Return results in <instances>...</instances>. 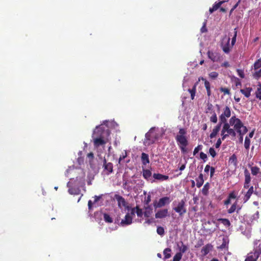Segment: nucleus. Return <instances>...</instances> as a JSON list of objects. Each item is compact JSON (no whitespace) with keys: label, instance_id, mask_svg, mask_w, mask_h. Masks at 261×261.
I'll list each match as a JSON object with an SVG mask.
<instances>
[{"label":"nucleus","instance_id":"obj_54","mask_svg":"<svg viewBox=\"0 0 261 261\" xmlns=\"http://www.w3.org/2000/svg\"><path fill=\"white\" fill-rule=\"evenodd\" d=\"M150 201H151V196L150 195H148V196H147V197L146 198V199L144 201V203L145 205H149L148 204L149 203V202Z\"/></svg>","mask_w":261,"mask_h":261},{"label":"nucleus","instance_id":"obj_61","mask_svg":"<svg viewBox=\"0 0 261 261\" xmlns=\"http://www.w3.org/2000/svg\"><path fill=\"white\" fill-rule=\"evenodd\" d=\"M211 168V167L210 165H206V166L204 168V172L208 173Z\"/></svg>","mask_w":261,"mask_h":261},{"label":"nucleus","instance_id":"obj_24","mask_svg":"<svg viewBox=\"0 0 261 261\" xmlns=\"http://www.w3.org/2000/svg\"><path fill=\"white\" fill-rule=\"evenodd\" d=\"M228 163L230 165H232L235 168L237 166V158L236 154H233L229 159Z\"/></svg>","mask_w":261,"mask_h":261},{"label":"nucleus","instance_id":"obj_50","mask_svg":"<svg viewBox=\"0 0 261 261\" xmlns=\"http://www.w3.org/2000/svg\"><path fill=\"white\" fill-rule=\"evenodd\" d=\"M237 73H238V75L240 77H241V78H244L245 77V74H244L243 70L238 69L237 70Z\"/></svg>","mask_w":261,"mask_h":261},{"label":"nucleus","instance_id":"obj_30","mask_svg":"<svg viewBox=\"0 0 261 261\" xmlns=\"http://www.w3.org/2000/svg\"><path fill=\"white\" fill-rule=\"evenodd\" d=\"M252 88L250 87L246 88L243 89H241L240 92L245 95L246 97H249L250 96V93L252 91Z\"/></svg>","mask_w":261,"mask_h":261},{"label":"nucleus","instance_id":"obj_44","mask_svg":"<svg viewBox=\"0 0 261 261\" xmlns=\"http://www.w3.org/2000/svg\"><path fill=\"white\" fill-rule=\"evenodd\" d=\"M253 76L255 79H258L261 77V68L253 73Z\"/></svg>","mask_w":261,"mask_h":261},{"label":"nucleus","instance_id":"obj_20","mask_svg":"<svg viewBox=\"0 0 261 261\" xmlns=\"http://www.w3.org/2000/svg\"><path fill=\"white\" fill-rule=\"evenodd\" d=\"M241 210V207H237V202L236 201L231 207L227 210V213L228 214H232L234 213L235 211L238 214L240 212Z\"/></svg>","mask_w":261,"mask_h":261},{"label":"nucleus","instance_id":"obj_1","mask_svg":"<svg viewBox=\"0 0 261 261\" xmlns=\"http://www.w3.org/2000/svg\"><path fill=\"white\" fill-rule=\"evenodd\" d=\"M186 135V129L184 128H180L178 133L175 137L177 144L182 153L187 152V146L188 145V140Z\"/></svg>","mask_w":261,"mask_h":261},{"label":"nucleus","instance_id":"obj_43","mask_svg":"<svg viewBox=\"0 0 261 261\" xmlns=\"http://www.w3.org/2000/svg\"><path fill=\"white\" fill-rule=\"evenodd\" d=\"M251 173L253 175H256L258 173L259 169L258 167H257L256 166L252 167L251 168Z\"/></svg>","mask_w":261,"mask_h":261},{"label":"nucleus","instance_id":"obj_21","mask_svg":"<svg viewBox=\"0 0 261 261\" xmlns=\"http://www.w3.org/2000/svg\"><path fill=\"white\" fill-rule=\"evenodd\" d=\"M228 244H229V239L226 236H224L222 239V243L219 247V248L221 249H228Z\"/></svg>","mask_w":261,"mask_h":261},{"label":"nucleus","instance_id":"obj_46","mask_svg":"<svg viewBox=\"0 0 261 261\" xmlns=\"http://www.w3.org/2000/svg\"><path fill=\"white\" fill-rule=\"evenodd\" d=\"M220 91L223 92L224 95H229L230 94V90L227 88L221 87L220 88Z\"/></svg>","mask_w":261,"mask_h":261},{"label":"nucleus","instance_id":"obj_55","mask_svg":"<svg viewBox=\"0 0 261 261\" xmlns=\"http://www.w3.org/2000/svg\"><path fill=\"white\" fill-rule=\"evenodd\" d=\"M237 37V31L234 32V34L231 40V46H233L236 43Z\"/></svg>","mask_w":261,"mask_h":261},{"label":"nucleus","instance_id":"obj_41","mask_svg":"<svg viewBox=\"0 0 261 261\" xmlns=\"http://www.w3.org/2000/svg\"><path fill=\"white\" fill-rule=\"evenodd\" d=\"M103 219L105 222L108 223H112L113 219L110 217V216L108 214H103Z\"/></svg>","mask_w":261,"mask_h":261},{"label":"nucleus","instance_id":"obj_64","mask_svg":"<svg viewBox=\"0 0 261 261\" xmlns=\"http://www.w3.org/2000/svg\"><path fill=\"white\" fill-rule=\"evenodd\" d=\"M87 157L92 160L94 158V154L92 152H90L88 153Z\"/></svg>","mask_w":261,"mask_h":261},{"label":"nucleus","instance_id":"obj_22","mask_svg":"<svg viewBox=\"0 0 261 261\" xmlns=\"http://www.w3.org/2000/svg\"><path fill=\"white\" fill-rule=\"evenodd\" d=\"M153 177L154 179L161 181L166 180L169 179L168 176L163 175L160 173H154L153 174Z\"/></svg>","mask_w":261,"mask_h":261},{"label":"nucleus","instance_id":"obj_26","mask_svg":"<svg viewBox=\"0 0 261 261\" xmlns=\"http://www.w3.org/2000/svg\"><path fill=\"white\" fill-rule=\"evenodd\" d=\"M152 175L151 171L149 169H143L142 175L144 178L149 180Z\"/></svg>","mask_w":261,"mask_h":261},{"label":"nucleus","instance_id":"obj_57","mask_svg":"<svg viewBox=\"0 0 261 261\" xmlns=\"http://www.w3.org/2000/svg\"><path fill=\"white\" fill-rule=\"evenodd\" d=\"M200 158L205 161V160L207 159V155L203 152L200 153Z\"/></svg>","mask_w":261,"mask_h":261},{"label":"nucleus","instance_id":"obj_36","mask_svg":"<svg viewBox=\"0 0 261 261\" xmlns=\"http://www.w3.org/2000/svg\"><path fill=\"white\" fill-rule=\"evenodd\" d=\"M245 182L250 183L251 181L250 174L248 170L246 169L244 171Z\"/></svg>","mask_w":261,"mask_h":261},{"label":"nucleus","instance_id":"obj_35","mask_svg":"<svg viewBox=\"0 0 261 261\" xmlns=\"http://www.w3.org/2000/svg\"><path fill=\"white\" fill-rule=\"evenodd\" d=\"M171 252V249L169 248H167L164 249L163 251V254L164 255V259H168L169 258L171 255L170 252Z\"/></svg>","mask_w":261,"mask_h":261},{"label":"nucleus","instance_id":"obj_33","mask_svg":"<svg viewBox=\"0 0 261 261\" xmlns=\"http://www.w3.org/2000/svg\"><path fill=\"white\" fill-rule=\"evenodd\" d=\"M218 221L222 223L226 227H228L230 226L231 223L228 219L226 218H219Z\"/></svg>","mask_w":261,"mask_h":261},{"label":"nucleus","instance_id":"obj_63","mask_svg":"<svg viewBox=\"0 0 261 261\" xmlns=\"http://www.w3.org/2000/svg\"><path fill=\"white\" fill-rule=\"evenodd\" d=\"M221 66L227 68L229 66V64L227 61H225L221 65Z\"/></svg>","mask_w":261,"mask_h":261},{"label":"nucleus","instance_id":"obj_6","mask_svg":"<svg viewBox=\"0 0 261 261\" xmlns=\"http://www.w3.org/2000/svg\"><path fill=\"white\" fill-rule=\"evenodd\" d=\"M158 138V134L153 128H151L148 132L145 134V142L147 145L154 143Z\"/></svg>","mask_w":261,"mask_h":261},{"label":"nucleus","instance_id":"obj_12","mask_svg":"<svg viewBox=\"0 0 261 261\" xmlns=\"http://www.w3.org/2000/svg\"><path fill=\"white\" fill-rule=\"evenodd\" d=\"M229 41L230 38H223L221 43V47L223 51L226 53L228 54L230 51L229 49Z\"/></svg>","mask_w":261,"mask_h":261},{"label":"nucleus","instance_id":"obj_39","mask_svg":"<svg viewBox=\"0 0 261 261\" xmlns=\"http://www.w3.org/2000/svg\"><path fill=\"white\" fill-rule=\"evenodd\" d=\"M188 249V246L185 245L182 242H181V247H179L180 252L179 253H181V254L184 253L187 251Z\"/></svg>","mask_w":261,"mask_h":261},{"label":"nucleus","instance_id":"obj_7","mask_svg":"<svg viewBox=\"0 0 261 261\" xmlns=\"http://www.w3.org/2000/svg\"><path fill=\"white\" fill-rule=\"evenodd\" d=\"M171 200H170V198L166 196L160 198L159 201H154L153 204L154 208H160L166 204H169Z\"/></svg>","mask_w":261,"mask_h":261},{"label":"nucleus","instance_id":"obj_15","mask_svg":"<svg viewBox=\"0 0 261 261\" xmlns=\"http://www.w3.org/2000/svg\"><path fill=\"white\" fill-rule=\"evenodd\" d=\"M168 216V209H161L158 211L155 214V217L156 219H163Z\"/></svg>","mask_w":261,"mask_h":261},{"label":"nucleus","instance_id":"obj_56","mask_svg":"<svg viewBox=\"0 0 261 261\" xmlns=\"http://www.w3.org/2000/svg\"><path fill=\"white\" fill-rule=\"evenodd\" d=\"M221 143H222L221 139L220 138H219L217 140L216 143L215 144V147L216 148H219Z\"/></svg>","mask_w":261,"mask_h":261},{"label":"nucleus","instance_id":"obj_2","mask_svg":"<svg viewBox=\"0 0 261 261\" xmlns=\"http://www.w3.org/2000/svg\"><path fill=\"white\" fill-rule=\"evenodd\" d=\"M173 210L178 214L179 216H182L187 212L186 200L182 199L179 201H174L173 203Z\"/></svg>","mask_w":261,"mask_h":261},{"label":"nucleus","instance_id":"obj_18","mask_svg":"<svg viewBox=\"0 0 261 261\" xmlns=\"http://www.w3.org/2000/svg\"><path fill=\"white\" fill-rule=\"evenodd\" d=\"M222 124L223 123L219 122V123L213 128L212 132L211 133L210 135V137L211 139H213L217 136V135L220 130Z\"/></svg>","mask_w":261,"mask_h":261},{"label":"nucleus","instance_id":"obj_48","mask_svg":"<svg viewBox=\"0 0 261 261\" xmlns=\"http://www.w3.org/2000/svg\"><path fill=\"white\" fill-rule=\"evenodd\" d=\"M208 75L210 78L214 80V79H216L218 77V73L217 72L213 71V72H210L209 73Z\"/></svg>","mask_w":261,"mask_h":261},{"label":"nucleus","instance_id":"obj_4","mask_svg":"<svg viewBox=\"0 0 261 261\" xmlns=\"http://www.w3.org/2000/svg\"><path fill=\"white\" fill-rule=\"evenodd\" d=\"M110 135V130L108 129H105L101 125L97 126L94 130L92 138L99 137L105 138Z\"/></svg>","mask_w":261,"mask_h":261},{"label":"nucleus","instance_id":"obj_42","mask_svg":"<svg viewBox=\"0 0 261 261\" xmlns=\"http://www.w3.org/2000/svg\"><path fill=\"white\" fill-rule=\"evenodd\" d=\"M182 254L181 253L177 252L174 256L173 261H180L182 258Z\"/></svg>","mask_w":261,"mask_h":261},{"label":"nucleus","instance_id":"obj_27","mask_svg":"<svg viewBox=\"0 0 261 261\" xmlns=\"http://www.w3.org/2000/svg\"><path fill=\"white\" fill-rule=\"evenodd\" d=\"M141 161L144 165H146L149 163V159L148 155L144 152L141 154Z\"/></svg>","mask_w":261,"mask_h":261},{"label":"nucleus","instance_id":"obj_60","mask_svg":"<svg viewBox=\"0 0 261 261\" xmlns=\"http://www.w3.org/2000/svg\"><path fill=\"white\" fill-rule=\"evenodd\" d=\"M126 155L127 154L126 152H125L124 154H123L122 155H120L119 159V163H120L122 160H124L126 158Z\"/></svg>","mask_w":261,"mask_h":261},{"label":"nucleus","instance_id":"obj_17","mask_svg":"<svg viewBox=\"0 0 261 261\" xmlns=\"http://www.w3.org/2000/svg\"><path fill=\"white\" fill-rule=\"evenodd\" d=\"M236 130L239 135V142L242 143L243 140V136L248 132V129L245 126H244L242 128Z\"/></svg>","mask_w":261,"mask_h":261},{"label":"nucleus","instance_id":"obj_19","mask_svg":"<svg viewBox=\"0 0 261 261\" xmlns=\"http://www.w3.org/2000/svg\"><path fill=\"white\" fill-rule=\"evenodd\" d=\"M213 249V245L211 244H207L203 246L201 250V252L203 256L206 255L211 250Z\"/></svg>","mask_w":261,"mask_h":261},{"label":"nucleus","instance_id":"obj_29","mask_svg":"<svg viewBox=\"0 0 261 261\" xmlns=\"http://www.w3.org/2000/svg\"><path fill=\"white\" fill-rule=\"evenodd\" d=\"M253 192V186H251L249 188L248 191L247 192L246 194L245 195L244 200H245V202L248 201L250 199V198L251 195L252 194Z\"/></svg>","mask_w":261,"mask_h":261},{"label":"nucleus","instance_id":"obj_28","mask_svg":"<svg viewBox=\"0 0 261 261\" xmlns=\"http://www.w3.org/2000/svg\"><path fill=\"white\" fill-rule=\"evenodd\" d=\"M196 186L197 188H200L204 182L203 177L202 174H200L199 176L196 179Z\"/></svg>","mask_w":261,"mask_h":261},{"label":"nucleus","instance_id":"obj_31","mask_svg":"<svg viewBox=\"0 0 261 261\" xmlns=\"http://www.w3.org/2000/svg\"><path fill=\"white\" fill-rule=\"evenodd\" d=\"M197 83H198L197 82L196 83L194 84V85L193 86V87H192V89H188V91L189 92V93L191 94V99L192 100L194 99V97H195V93H196V86H197Z\"/></svg>","mask_w":261,"mask_h":261},{"label":"nucleus","instance_id":"obj_5","mask_svg":"<svg viewBox=\"0 0 261 261\" xmlns=\"http://www.w3.org/2000/svg\"><path fill=\"white\" fill-rule=\"evenodd\" d=\"M261 254V244L259 245L258 248L254 249L248 253L245 261H257L259 255Z\"/></svg>","mask_w":261,"mask_h":261},{"label":"nucleus","instance_id":"obj_14","mask_svg":"<svg viewBox=\"0 0 261 261\" xmlns=\"http://www.w3.org/2000/svg\"><path fill=\"white\" fill-rule=\"evenodd\" d=\"M133 222V218L129 215V213H127L125 215L124 219H122L120 222V225L122 226H124L126 225H129L132 223Z\"/></svg>","mask_w":261,"mask_h":261},{"label":"nucleus","instance_id":"obj_45","mask_svg":"<svg viewBox=\"0 0 261 261\" xmlns=\"http://www.w3.org/2000/svg\"><path fill=\"white\" fill-rule=\"evenodd\" d=\"M157 233L160 236H163L165 233L164 228L162 226H158L156 229Z\"/></svg>","mask_w":261,"mask_h":261},{"label":"nucleus","instance_id":"obj_25","mask_svg":"<svg viewBox=\"0 0 261 261\" xmlns=\"http://www.w3.org/2000/svg\"><path fill=\"white\" fill-rule=\"evenodd\" d=\"M236 198V195L234 192H232L230 193L228 196L227 198L224 201V204L225 205H227L230 203L231 199H235Z\"/></svg>","mask_w":261,"mask_h":261},{"label":"nucleus","instance_id":"obj_32","mask_svg":"<svg viewBox=\"0 0 261 261\" xmlns=\"http://www.w3.org/2000/svg\"><path fill=\"white\" fill-rule=\"evenodd\" d=\"M81 192L79 188H70L68 189V192L71 195H79Z\"/></svg>","mask_w":261,"mask_h":261},{"label":"nucleus","instance_id":"obj_10","mask_svg":"<svg viewBox=\"0 0 261 261\" xmlns=\"http://www.w3.org/2000/svg\"><path fill=\"white\" fill-rule=\"evenodd\" d=\"M103 167L104 168V171L107 175H109L113 172V165L112 163L107 162L106 159H104Z\"/></svg>","mask_w":261,"mask_h":261},{"label":"nucleus","instance_id":"obj_3","mask_svg":"<svg viewBox=\"0 0 261 261\" xmlns=\"http://www.w3.org/2000/svg\"><path fill=\"white\" fill-rule=\"evenodd\" d=\"M236 130L233 128H230V124L228 123H223V127L221 132L222 140H224L229 135L232 137L236 136Z\"/></svg>","mask_w":261,"mask_h":261},{"label":"nucleus","instance_id":"obj_13","mask_svg":"<svg viewBox=\"0 0 261 261\" xmlns=\"http://www.w3.org/2000/svg\"><path fill=\"white\" fill-rule=\"evenodd\" d=\"M207 56L208 58L210 59L213 62L219 61L221 59L220 55L216 52L208 51Z\"/></svg>","mask_w":261,"mask_h":261},{"label":"nucleus","instance_id":"obj_53","mask_svg":"<svg viewBox=\"0 0 261 261\" xmlns=\"http://www.w3.org/2000/svg\"><path fill=\"white\" fill-rule=\"evenodd\" d=\"M209 153L210 155L213 157L214 158L216 155V152L213 147H211L209 149Z\"/></svg>","mask_w":261,"mask_h":261},{"label":"nucleus","instance_id":"obj_62","mask_svg":"<svg viewBox=\"0 0 261 261\" xmlns=\"http://www.w3.org/2000/svg\"><path fill=\"white\" fill-rule=\"evenodd\" d=\"M101 198V196H95L94 197V203L97 202Z\"/></svg>","mask_w":261,"mask_h":261},{"label":"nucleus","instance_id":"obj_23","mask_svg":"<svg viewBox=\"0 0 261 261\" xmlns=\"http://www.w3.org/2000/svg\"><path fill=\"white\" fill-rule=\"evenodd\" d=\"M225 1H220L218 3H215V4L213 6L212 8H210L209 11L211 13H212L214 11H216L218 9H219L221 5H222Z\"/></svg>","mask_w":261,"mask_h":261},{"label":"nucleus","instance_id":"obj_37","mask_svg":"<svg viewBox=\"0 0 261 261\" xmlns=\"http://www.w3.org/2000/svg\"><path fill=\"white\" fill-rule=\"evenodd\" d=\"M255 96L257 98L261 100V83H259L258 87L255 92Z\"/></svg>","mask_w":261,"mask_h":261},{"label":"nucleus","instance_id":"obj_51","mask_svg":"<svg viewBox=\"0 0 261 261\" xmlns=\"http://www.w3.org/2000/svg\"><path fill=\"white\" fill-rule=\"evenodd\" d=\"M201 80L204 82V86L205 87L206 90L209 88H211L210 83L208 81H207L206 79L203 77H201Z\"/></svg>","mask_w":261,"mask_h":261},{"label":"nucleus","instance_id":"obj_16","mask_svg":"<svg viewBox=\"0 0 261 261\" xmlns=\"http://www.w3.org/2000/svg\"><path fill=\"white\" fill-rule=\"evenodd\" d=\"M105 139L99 137L93 138L94 146L95 147H98L105 145L107 143V141Z\"/></svg>","mask_w":261,"mask_h":261},{"label":"nucleus","instance_id":"obj_11","mask_svg":"<svg viewBox=\"0 0 261 261\" xmlns=\"http://www.w3.org/2000/svg\"><path fill=\"white\" fill-rule=\"evenodd\" d=\"M115 198L116 199L117 203H118V206L119 208H122V207H124L125 208H128V206H127V202L125 201V199L121 196L116 194L115 195Z\"/></svg>","mask_w":261,"mask_h":261},{"label":"nucleus","instance_id":"obj_34","mask_svg":"<svg viewBox=\"0 0 261 261\" xmlns=\"http://www.w3.org/2000/svg\"><path fill=\"white\" fill-rule=\"evenodd\" d=\"M145 211L144 212V216L146 217H149L152 212V210L150 205H147L145 207Z\"/></svg>","mask_w":261,"mask_h":261},{"label":"nucleus","instance_id":"obj_38","mask_svg":"<svg viewBox=\"0 0 261 261\" xmlns=\"http://www.w3.org/2000/svg\"><path fill=\"white\" fill-rule=\"evenodd\" d=\"M261 68V58L257 59L253 64V68L254 70H257Z\"/></svg>","mask_w":261,"mask_h":261},{"label":"nucleus","instance_id":"obj_58","mask_svg":"<svg viewBox=\"0 0 261 261\" xmlns=\"http://www.w3.org/2000/svg\"><path fill=\"white\" fill-rule=\"evenodd\" d=\"M201 32L202 33H204V32H207V29H206V22H204L203 23V25L202 27V28H201Z\"/></svg>","mask_w":261,"mask_h":261},{"label":"nucleus","instance_id":"obj_52","mask_svg":"<svg viewBox=\"0 0 261 261\" xmlns=\"http://www.w3.org/2000/svg\"><path fill=\"white\" fill-rule=\"evenodd\" d=\"M202 148V146L201 145H198L197 147H196L194 148V151H193V154L195 155L196 153H197L199 150H201Z\"/></svg>","mask_w":261,"mask_h":261},{"label":"nucleus","instance_id":"obj_47","mask_svg":"<svg viewBox=\"0 0 261 261\" xmlns=\"http://www.w3.org/2000/svg\"><path fill=\"white\" fill-rule=\"evenodd\" d=\"M136 213L139 217H142L143 215V212L142 209L140 208L138 206L136 207Z\"/></svg>","mask_w":261,"mask_h":261},{"label":"nucleus","instance_id":"obj_49","mask_svg":"<svg viewBox=\"0 0 261 261\" xmlns=\"http://www.w3.org/2000/svg\"><path fill=\"white\" fill-rule=\"evenodd\" d=\"M218 120L217 115L214 113L213 115L210 117V121L214 123H217Z\"/></svg>","mask_w":261,"mask_h":261},{"label":"nucleus","instance_id":"obj_40","mask_svg":"<svg viewBox=\"0 0 261 261\" xmlns=\"http://www.w3.org/2000/svg\"><path fill=\"white\" fill-rule=\"evenodd\" d=\"M250 144V140L248 136H246L244 142V147L246 150H248L249 149Z\"/></svg>","mask_w":261,"mask_h":261},{"label":"nucleus","instance_id":"obj_9","mask_svg":"<svg viewBox=\"0 0 261 261\" xmlns=\"http://www.w3.org/2000/svg\"><path fill=\"white\" fill-rule=\"evenodd\" d=\"M230 115V109L228 106H226L223 110V112L219 117L220 122L223 123H227V122L226 118H229Z\"/></svg>","mask_w":261,"mask_h":261},{"label":"nucleus","instance_id":"obj_8","mask_svg":"<svg viewBox=\"0 0 261 261\" xmlns=\"http://www.w3.org/2000/svg\"><path fill=\"white\" fill-rule=\"evenodd\" d=\"M228 124H230V126L233 125V127L235 130L242 128V127L244 126L241 120L240 119L236 118V116H232L229 119Z\"/></svg>","mask_w":261,"mask_h":261},{"label":"nucleus","instance_id":"obj_59","mask_svg":"<svg viewBox=\"0 0 261 261\" xmlns=\"http://www.w3.org/2000/svg\"><path fill=\"white\" fill-rule=\"evenodd\" d=\"M207 184H208V183L205 184L203 188H202V193H203V194L204 195H206L207 193V189L206 188V186H207Z\"/></svg>","mask_w":261,"mask_h":261}]
</instances>
